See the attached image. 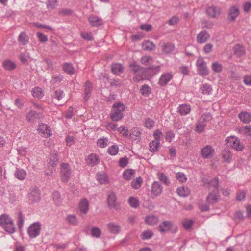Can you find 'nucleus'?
I'll list each match as a JSON object with an SVG mask.
<instances>
[{
  "instance_id": "obj_41",
  "label": "nucleus",
  "mask_w": 251,
  "mask_h": 251,
  "mask_svg": "<svg viewBox=\"0 0 251 251\" xmlns=\"http://www.w3.org/2000/svg\"><path fill=\"white\" fill-rule=\"evenodd\" d=\"M66 221L72 226H76L78 223V219L75 215H69L66 217Z\"/></svg>"
},
{
  "instance_id": "obj_44",
  "label": "nucleus",
  "mask_w": 251,
  "mask_h": 251,
  "mask_svg": "<svg viewBox=\"0 0 251 251\" xmlns=\"http://www.w3.org/2000/svg\"><path fill=\"white\" fill-rule=\"evenodd\" d=\"M135 174V171L133 169H128L123 173V177L126 180H130L132 176Z\"/></svg>"
},
{
  "instance_id": "obj_26",
  "label": "nucleus",
  "mask_w": 251,
  "mask_h": 251,
  "mask_svg": "<svg viewBox=\"0 0 251 251\" xmlns=\"http://www.w3.org/2000/svg\"><path fill=\"white\" fill-rule=\"evenodd\" d=\"M191 111V107L188 104L180 105L177 108V112L181 115H185L188 114Z\"/></svg>"
},
{
  "instance_id": "obj_56",
  "label": "nucleus",
  "mask_w": 251,
  "mask_h": 251,
  "mask_svg": "<svg viewBox=\"0 0 251 251\" xmlns=\"http://www.w3.org/2000/svg\"><path fill=\"white\" fill-rule=\"evenodd\" d=\"M101 234V230L100 228L97 227H93L91 229V235L92 236L99 238Z\"/></svg>"
},
{
  "instance_id": "obj_47",
  "label": "nucleus",
  "mask_w": 251,
  "mask_h": 251,
  "mask_svg": "<svg viewBox=\"0 0 251 251\" xmlns=\"http://www.w3.org/2000/svg\"><path fill=\"white\" fill-rule=\"evenodd\" d=\"M141 93L144 96H147L151 93L150 87L147 84H144L140 89Z\"/></svg>"
},
{
  "instance_id": "obj_18",
  "label": "nucleus",
  "mask_w": 251,
  "mask_h": 251,
  "mask_svg": "<svg viewBox=\"0 0 251 251\" xmlns=\"http://www.w3.org/2000/svg\"><path fill=\"white\" fill-rule=\"evenodd\" d=\"M84 87V99L85 101H87L91 94V91L92 90L93 86L92 83L89 81H87L83 85Z\"/></svg>"
},
{
  "instance_id": "obj_23",
  "label": "nucleus",
  "mask_w": 251,
  "mask_h": 251,
  "mask_svg": "<svg viewBox=\"0 0 251 251\" xmlns=\"http://www.w3.org/2000/svg\"><path fill=\"white\" fill-rule=\"evenodd\" d=\"M107 228L109 231L113 234H118L121 231L120 226L114 222H110L108 223L107 225Z\"/></svg>"
},
{
  "instance_id": "obj_16",
  "label": "nucleus",
  "mask_w": 251,
  "mask_h": 251,
  "mask_svg": "<svg viewBox=\"0 0 251 251\" xmlns=\"http://www.w3.org/2000/svg\"><path fill=\"white\" fill-rule=\"evenodd\" d=\"M210 192L206 198V201L209 204H214L216 203L219 198V190H213Z\"/></svg>"
},
{
  "instance_id": "obj_54",
  "label": "nucleus",
  "mask_w": 251,
  "mask_h": 251,
  "mask_svg": "<svg viewBox=\"0 0 251 251\" xmlns=\"http://www.w3.org/2000/svg\"><path fill=\"white\" fill-rule=\"evenodd\" d=\"M153 235V233L151 230H146L142 232L141 234L143 240L151 239Z\"/></svg>"
},
{
  "instance_id": "obj_42",
  "label": "nucleus",
  "mask_w": 251,
  "mask_h": 251,
  "mask_svg": "<svg viewBox=\"0 0 251 251\" xmlns=\"http://www.w3.org/2000/svg\"><path fill=\"white\" fill-rule=\"evenodd\" d=\"M145 221L147 224L152 225L158 222V219L154 215H149L146 217Z\"/></svg>"
},
{
  "instance_id": "obj_4",
  "label": "nucleus",
  "mask_w": 251,
  "mask_h": 251,
  "mask_svg": "<svg viewBox=\"0 0 251 251\" xmlns=\"http://www.w3.org/2000/svg\"><path fill=\"white\" fill-rule=\"evenodd\" d=\"M159 230L161 233L171 232L175 233L177 231V227L174 226L173 223L170 221H164L160 224L158 226Z\"/></svg>"
},
{
  "instance_id": "obj_5",
  "label": "nucleus",
  "mask_w": 251,
  "mask_h": 251,
  "mask_svg": "<svg viewBox=\"0 0 251 251\" xmlns=\"http://www.w3.org/2000/svg\"><path fill=\"white\" fill-rule=\"evenodd\" d=\"M196 66L199 75L204 76L209 74L206 62L202 57H198L196 61Z\"/></svg>"
},
{
  "instance_id": "obj_55",
  "label": "nucleus",
  "mask_w": 251,
  "mask_h": 251,
  "mask_svg": "<svg viewBox=\"0 0 251 251\" xmlns=\"http://www.w3.org/2000/svg\"><path fill=\"white\" fill-rule=\"evenodd\" d=\"M144 126L149 129L152 128L154 125V122L150 118H147L144 123Z\"/></svg>"
},
{
  "instance_id": "obj_12",
  "label": "nucleus",
  "mask_w": 251,
  "mask_h": 251,
  "mask_svg": "<svg viewBox=\"0 0 251 251\" xmlns=\"http://www.w3.org/2000/svg\"><path fill=\"white\" fill-rule=\"evenodd\" d=\"M204 185L207 187L209 191L219 190V180L217 177H214L210 181L206 180L204 182Z\"/></svg>"
},
{
  "instance_id": "obj_53",
  "label": "nucleus",
  "mask_w": 251,
  "mask_h": 251,
  "mask_svg": "<svg viewBox=\"0 0 251 251\" xmlns=\"http://www.w3.org/2000/svg\"><path fill=\"white\" fill-rule=\"evenodd\" d=\"M128 202L130 205L134 208H137L139 204L138 200L136 198L132 197L129 198Z\"/></svg>"
},
{
  "instance_id": "obj_61",
  "label": "nucleus",
  "mask_w": 251,
  "mask_h": 251,
  "mask_svg": "<svg viewBox=\"0 0 251 251\" xmlns=\"http://www.w3.org/2000/svg\"><path fill=\"white\" fill-rule=\"evenodd\" d=\"M81 36L84 39L88 41H92L93 40V34L91 32H82Z\"/></svg>"
},
{
  "instance_id": "obj_14",
  "label": "nucleus",
  "mask_w": 251,
  "mask_h": 251,
  "mask_svg": "<svg viewBox=\"0 0 251 251\" xmlns=\"http://www.w3.org/2000/svg\"><path fill=\"white\" fill-rule=\"evenodd\" d=\"M221 12L220 7L214 5L207 7L206 10L207 15L211 18H216L220 14Z\"/></svg>"
},
{
  "instance_id": "obj_59",
  "label": "nucleus",
  "mask_w": 251,
  "mask_h": 251,
  "mask_svg": "<svg viewBox=\"0 0 251 251\" xmlns=\"http://www.w3.org/2000/svg\"><path fill=\"white\" fill-rule=\"evenodd\" d=\"M64 92L60 89H57L54 92V97L58 100H61L64 97Z\"/></svg>"
},
{
  "instance_id": "obj_57",
  "label": "nucleus",
  "mask_w": 251,
  "mask_h": 251,
  "mask_svg": "<svg viewBox=\"0 0 251 251\" xmlns=\"http://www.w3.org/2000/svg\"><path fill=\"white\" fill-rule=\"evenodd\" d=\"M108 152L111 155H115L118 152V147L116 145H112L109 147Z\"/></svg>"
},
{
  "instance_id": "obj_8",
  "label": "nucleus",
  "mask_w": 251,
  "mask_h": 251,
  "mask_svg": "<svg viewBox=\"0 0 251 251\" xmlns=\"http://www.w3.org/2000/svg\"><path fill=\"white\" fill-rule=\"evenodd\" d=\"M37 131L43 137H49L51 135V130L46 124L40 123L38 126Z\"/></svg>"
},
{
  "instance_id": "obj_45",
  "label": "nucleus",
  "mask_w": 251,
  "mask_h": 251,
  "mask_svg": "<svg viewBox=\"0 0 251 251\" xmlns=\"http://www.w3.org/2000/svg\"><path fill=\"white\" fill-rule=\"evenodd\" d=\"M142 182V178L141 177H138L136 178V180H134L131 182V186L134 189H137L141 186Z\"/></svg>"
},
{
  "instance_id": "obj_37",
  "label": "nucleus",
  "mask_w": 251,
  "mask_h": 251,
  "mask_svg": "<svg viewBox=\"0 0 251 251\" xmlns=\"http://www.w3.org/2000/svg\"><path fill=\"white\" fill-rule=\"evenodd\" d=\"M63 70L65 73L71 75L74 74L75 73L74 68L72 64L69 63H65L63 64Z\"/></svg>"
},
{
  "instance_id": "obj_22",
  "label": "nucleus",
  "mask_w": 251,
  "mask_h": 251,
  "mask_svg": "<svg viewBox=\"0 0 251 251\" xmlns=\"http://www.w3.org/2000/svg\"><path fill=\"white\" fill-rule=\"evenodd\" d=\"M210 35L206 31L200 32L197 36V41L199 43H203L206 42L209 38Z\"/></svg>"
},
{
  "instance_id": "obj_11",
  "label": "nucleus",
  "mask_w": 251,
  "mask_h": 251,
  "mask_svg": "<svg viewBox=\"0 0 251 251\" xmlns=\"http://www.w3.org/2000/svg\"><path fill=\"white\" fill-rule=\"evenodd\" d=\"M240 13L239 8L238 6L233 5L231 6L228 12L227 19L229 21L233 22L239 16Z\"/></svg>"
},
{
  "instance_id": "obj_10",
  "label": "nucleus",
  "mask_w": 251,
  "mask_h": 251,
  "mask_svg": "<svg viewBox=\"0 0 251 251\" xmlns=\"http://www.w3.org/2000/svg\"><path fill=\"white\" fill-rule=\"evenodd\" d=\"M214 152V148L210 145H206L201 149V154L204 159H210L212 157Z\"/></svg>"
},
{
  "instance_id": "obj_6",
  "label": "nucleus",
  "mask_w": 251,
  "mask_h": 251,
  "mask_svg": "<svg viewBox=\"0 0 251 251\" xmlns=\"http://www.w3.org/2000/svg\"><path fill=\"white\" fill-rule=\"evenodd\" d=\"M41 230V224L39 222H34L28 227L27 233L30 238H35L39 235Z\"/></svg>"
},
{
  "instance_id": "obj_19",
  "label": "nucleus",
  "mask_w": 251,
  "mask_h": 251,
  "mask_svg": "<svg viewBox=\"0 0 251 251\" xmlns=\"http://www.w3.org/2000/svg\"><path fill=\"white\" fill-rule=\"evenodd\" d=\"M88 21L93 26L98 27L103 25L102 19L97 16H90Z\"/></svg>"
},
{
  "instance_id": "obj_24",
  "label": "nucleus",
  "mask_w": 251,
  "mask_h": 251,
  "mask_svg": "<svg viewBox=\"0 0 251 251\" xmlns=\"http://www.w3.org/2000/svg\"><path fill=\"white\" fill-rule=\"evenodd\" d=\"M79 209L81 213L86 214L89 210V202L86 198L83 199L79 202Z\"/></svg>"
},
{
  "instance_id": "obj_13",
  "label": "nucleus",
  "mask_w": 251,
  "mask_h": 251,
  "mask_svg": "<svg viewBox=\"0 0 251 251\" xmlns=\"http://www.w3.org/2000/svg\"><path fill=\"white\" fill-rule=\"evenodd\" d=\"M29 200L31 202H38L40 200L39 190L36 188H32L28 195Z\"/></svg>"
},
{
  "instance_id": "obj_32",
  "label": "nucleus",
  "mask_w": 251,
  "mask_h": 251,
  "mask_svg": "<svg viewBox=\"0 0 251 251\" xmlns=\"http://www.w3.org/2000/svg\"><path fill=\"white\" fill-rule=\"evenodd\" d=\"M153 61V59L149 55L143 56L140 59V62L142 65L149 67L151 65Z\"/></svg>"
},
{
  "instance_id": "obj_36",
  "label": "nucleus",
  "mask_w": 251,
  "mask_h": 251,
  "mask_svg": "<svg viewBox=\"0 0 251 251\" xmlns=\"http://www.w3.org/2000/svg\"><path fill=\"white\" fill-rule=\"evenodd\" d=\"M154 44L150 41H147L142 43L143 49L145 51H150L155 49Z\"/></svg>"
},
{
  "instance_id": "obj_25",
  "label": "nucleus",
  "mask_w": 251,
  "mask_h": 251,
  "mask_svg": "<svg viewBox=\"0 0 251 251\" xmlns=\"http://www.w3.org/2000/svg\"><path fill=\"white\" fill-rule=\"evenodd\" d=\"M174 45L170 43H164L161 45L162 52L166 54L171 53L174 51Z\"/></svg>"
},
{
  "instance_id": "obj_9",
  "label": "nucleus",
  "mask_w": 251,
  "mask_h": 251,
  "mask_svg": "<svg viewBox=\"0 0 251 251\" xmlns=\"http://www.w3.org/2000/svg\"><path fill=\"white\" fill-rule=\"evenodd\" d=\"M61 174L62 180L64 182H67L71 175V170L67 163H63L61 164Z\"/></svg>"
},
{
  "instance_id": "obj_17",
  "label": "nucleus",
  "mask_w": 251,
  "mask_h": 251,
  "mask_svg": "<svg viewBox=\"0 0 251 251\" xmlns=\"http://www.w3.org/2000/svg\"><path fill=\"white\" fill-rule=\"evenodd\" d=\"M172 78L173 75L171 73H164L161 75L159 79L158 84L161 86H165L168 83Z\"/></svg>"
},
{
  "instance_id": "obj_38",
  "label": "nucleus",
  "mask_w": 251,
  "mask_h": 251,
  "mask_svg": "<svg viewBox=\"0 0 251 251\" xmlns=\"http://www.w3.org/2000/svg\"><path fill=\"white\" fill-rule=\"evenodd\" d=\"M50 161L49 162V167H52L53 169H54V167L57 165L58 163V159L57 158V153L54 152L53 153L52 155H51V157L50 158Z\"/></svg>"
},
{
  "instance_id": "obj_46",
  "label": "nucleus",
  "mask_w": 251,
  "mask_h": 251,
  "mask_svg": "<svg viewBox=\"0 0 251 251\" xmlns=\"http://www.w3.org/2000/svg\"><path fill=\"white\" fill-rule=\"evenodd\" d=\"M44 94L40 88L35 87L33 90V96L35 98L38 99L43 97Z\"/></svg>"
},
{
  "instance_id": "obj_33",
  "label": "nucleus",
  "mask_w": 251,
  "mask_h": 251,
  "mask_svg": "<svg viewBox=\"0 0 251 251\" xmlns=\"http://www.w3.org/2000/svg\"><path fill=\"white\" fill-rule=\"evenodd\" d=\"M177 193L180 197H187L190 194V189L184 186L179 187L177 189Z\"/></svg>"
},
{
  "instance_id": "obj_52",
  "label": "nucleus",
  "mask_w": 251,
  "mask_h": 251,
  "mask_svg": "<svg viewBox=\"0 0 251 251\" xmlns=\"http://www.w3.org/2000/svg\"><path fill=\"white\" fill-rule=\"evenodd\" d=\"M176 177L177 180L183 183L186 181L187 177L186 175L182 172H178L176 175Z\"/></svg>"
},
{
  "instance_id": "obj_62",
  "label": "nucleus",
  "mask_w": 251,
  "mask_h": 251,
  "mask_svg": "<svg viewBox=\"0 0 251 251\" xmlns=\"http://www.w3.org/2000/svg\"><path fill=\"white\" fill-rule=\"evenodd\" d=\"M141 132L139 129L137 128H133L131 130V132L129 134V137L130 138H133L134 136L138 137L140 136Z\"/></svg>"
},
{
  "instance_id": "obj_39",
  "label": "nucleus",
  "mask_w": 251,
  "mask_h": 251,
  "mask_svg": "<svg viewBox=\"0 0 251 251\" xmlns=\"http://www.w3.org/2000/svg\"><path fill=\"white\" fill-rule=\"evenodd\" d=\"M160 145V143L158 140H152L149 144L150 151L152 152H156L158 150Z\"/></svg>"
},
{
  "instance_id": "obj_35",
  "label": "nucleus",
  "mask_w": 251,
  "mask_h": 251,
  "mask_svg": "<svg viewBox=\"0 0 251 251\" xmlns=\"http://www.w3.org/2000/svg\"><path fill=\"white\" fill-rule=\"evenodd\" d=\"M222 157L225 162L229 163L232 159V155L230 150H224L222 151Z\"/></svg>"
},
{
  "instance_id": "obj_50",
  "label": "nucleus",
  "mask_w": 251,
  "mask_h": 251,
  "mask_svg": "<svg viewBox=\"0 0 251 251\" xmlns=\"http://www.w3.org/2000/svg\"><path fill=\"white\" fill-rule=\"evenodd\" d=\"M159 179L163 182L166 185L170 184V181L168 177L163 173H158V174Z\"/></svg>"
},
{
  "instance_id": "obj_2",
  "label": "nucleus",
  "mask_w": 251,
  "mask_h": 251,
  "mask_svg": "<svg viewBox=\"0 0 251 251\" xmlns=\"http://www.w3.org/2000/svg\"><path fill=\"white\" fill-rule=\"evenodd\" d=\"M0 225L9 234L15 231V227L12 219L6 214H2L0 216Z\"/></svg>"
},
{
  "instance_id": "obj_29",
  "label": "nucleus",
  "mask_w": 251,
  "mask_h": 251,
  "mask_svg": "<svg viewBox=\"0 0 251 251\" xmlns=\"http://www.w3.org/2000/svg\"><path fill=\"white\" fill-rule=\"evenodd\" d=\"M28 122L34 123L36 122V119L39 118V114L34 111H30L26 116Z\"/></svg>"
},
{
  "instance_id": "obj_60",
  "label": "nucleus",
  "mask_w": 251,
  "mask_h": 251,
  "mask_svg": "<svg viewBox=\"0 0 251 251\" xmlns=\"http://www.w3.org/2000/svg\"><path fill=\"white\" fill-rule=\"evenodd\" d=\"M193 224V221L192 220L189 219H185L182 223L184 227L186 230L190 229Z\"/></svg>"
},
{
  "instance_id": "obj_49",
  "label": "nucleus",
  "mask_w": 251,
  "mask_h": 251,
  "mask_svg": "<svg viewBox=\"0 0 251 251\" xmlns=\"http://www.w3.org/2000/svg\"><path fill=\"white\" fill-rule=\"evenodd\" d=\"M205 126L204 122L200 120L197 124L195 130L198 132H202L203 131Z\"/></svg>"
},
{
  "instance_id": "obj_31",
  "label": "nucleus",
  "mask_w": 251,
  "mask_h": 251,
  "mask_svg": "<svg viewBox=\"0 0 251 251\" xmlns=\"http://www.w3.org/2000/svg\"><path fill=\"white\" fill-rule=\"evenodd\" d=\"M124 67L121 64L115 63L111 65V71L116 75H119L123 72Z\"/></svg>"
},
{
  "instance_id": "obj_40",
  "label": "nucleus",
  "mask_w": 251,
  "mask_h": 251,
  "mask_svg": "<svg viewBox=\"0 0 251 251\" xmlns=\"http://www.w3.org/2000/svg\"><path fill=\"white\" fill-rule=\"evenodd\" d=\"M29 38L25 32H21L18 37V41L23 45H26L28 42Z\"/></svg>"
},
{
  "instance_id": "obj_34",
  "label": "nucleus",
  "mask_w": 251,
  "mask_h": 251,
  "mask_svg": "<svg viewBox=\"0 0 251 251\" xmlns=\"http://www.w3.org/2000/svg\"><path fill=\"white\" fill-rule=\"evenodd\" d=\"M2 66L6 70L12 71L15 69L16 65L11 60H6L3 62Z\"/></svg>"
},
{
  "instance_id": "obj_58",
  "label": "nucleus",
  "mask_w": 251,
  "mask_h": 251,
  "mask_svg": "<svg viewBox=\"0 0 251 251\" xmlns=\"http://www.w3.org/2000/svg\"><path fill=\"white\" fill-rule=\"evenodd\" d=\"M240 133L241 134H247L251 136V126H248L242 127L239 129Z\"/></svg>"
},
{
  "instance_id": "obj_63",
  "label": "nucleus",
  "mask_w": 251,
  "mask_h": 251,
  "mask_svg": "<svg viewBox=\"0 0 251 251\" xmlns=\"http://www.w3.org/2000/svg\"><path fill=\"white\" fill-rule=\"evenodd\" d=\"M179 21V18L177 16H174L168 21V24L171 26L175 25Z\"/></svg>"
},
{
  "instance_id": "obj_20",
  "label": "nucleus",
  "mask_w": 251,
  "mask_h": 251,
  "mask_svg": "<svg viewBox=\"0 0 251 251\" xmlns=\"http://www.w3.org/2000/svg\"><path fill=\"white\" fill-rule=\"evenodd\" d=\"M163 187L159 182L157 181L154 182L151 186V193L154 196L160 195L162 192Z\"/></svg>"
},
{
  "instance_id": "obj_30",
  "label": "nucleus",
  "mask_w": 251,
  "mask_h": 251,
  "mask_svg": "<svg viewBox=\"0 0 251 251\" xmlns=\"http://www.w3.org/2000/svg\"><path fill=\"white\" fill-rule=\"evenodd\" d=\"M241 121L244 123H249L251 121V114L247 112H242L238 116Z\"/></svg>"
},
{
  "instance_id": "obj_51",
  "label": "nucleus",
  "mask_w": 251,
  "mask_h": 251,
  "mask_svg": "<svg viewBox=\"0 0 251 251\" xmlns=\"http://www.w3.org/2000/svg\"><path fill=\"white\" fill-rule=\"evenodd\" d=\"M211 68L214 72L217 73L221 72L223 69L222 65L217 62L212 63Z\"/></svg>"
},
{
  "instance_id": "obj_21",
  "label": "nucleus",
  "mask_w": 251,
  "mask_h": 251,
  "mask_svg": "<svg viewBox=\"0 0 251 251\" xmlns=\"http://www.w3.org/2000/svg\"><path fill=\"white\" fill-rule=\"evenodd\" d=\"M86 162L89 166H95L99 163V156L96 154H91L87 157Z\"/></svg>"
},
{
  "instance_id": "obj_7",
  "label": "nucleus",
  "mask_w": 251,
  "mask_h": 251,
  "mask_svg": "<svg viewBox=\"0 0 251 251\" xmlns=\"http://www.w3.org/2000/svg\"><path fill=\"white\" fill-rule=\"evenodd\" d=\"M225 142L227 146L231 147L237 151H241L244 148V145L238 138L230 137L227 138Z\"/></svg>"
},
{
  "instance_id": "obj_3",
  "label": "nucleus",
  "mask_w": 251,
  "mask_h": 251,
  "mask_svg": "<svg viewBox=\"0 0 251 251\" xmlns=\"http://www.w3.org/2000/svg\"><path fill=\"white\" fill-rule=\"evenodd\" d=\"M125 109V107L122 103L115 102L113 105L112 110L110 113V118L113 121H118L123 117V112Z\"/></svg>"
},
{
  "instance_id": "obj_43",
  "label": "nucleus",
  "mask_w": 251,
  "mask_h": 251,
  "mask_svg": "<svg viewBox=\"0 0 251 251\" xmlns=\"http://www.w3.org/2000/svg\"><path fill=\"white\" fill-rule=\"evenodd\" d=\"M202 92L204 95H210L212 91V88L211 85L205 83L203 84L201 87Z\"/></svg>"
},
{
  "instance_id": "obj_48",
  "label": "nucleus",
  "mask_w": 251,
  "mask_h": 251,
  "mask_svg": "<svg viewBox=\"0 0 251 251\" xmlns=\"http://www.w3.org/2000/svg\"><path fill=\"white\" fill-rule=\"evenodd\" d=\"M108 140L106 138H102L98 140L97 145L100 148H105L108 145Z\"/></svg>"
},
{
  "instance_id": "obj_27",
  "label": "nucleus",
  "mask_w": 251,
  "mask_h": 251,
  "mask_svg": "<svg viewBox=\"0 0 251 251\" xmlns=\"http://www.w3.org/2000/svg\"><path fill=\"white\" fill-rule=\"evenodd\" d=\"M15 177L20 180H23L25 178L26 172L23 169L17 168L14 173Z\"/></svg>"
},
{
  "instance_id": "obj_15",
  "label": "nucleus",
  "mask_w": 251,
  "mask_h": 251,
  "mask_svg": "<svg viewBox=\"0 0 251 251\" xmlns=\"http://www.w3.org/2000/svg\"><path fill=\"white\" fill-rule=\"evenodd\" d=\"M108 206L110 208L118 209L119 208V204L116 201V197L113 192H111L108 195L107 198Z\"/></svg>"
},
{
  "instance_id": "obj_28",
  "label": "nucleus",
  "mask_w": 251,
  "mask_h": 251,
  "mask_svg": "<svg viewBox=\"0 0 251 251\" xmlns=\"http://www.w3.org/2000/svg\"><path fill=\"white\" fill-rule=\"evenodd\" d=\"M234 52L238 57H241L245 54L246 51L243 46L237 44L234 48Z\"/></svg>"
},
{
  "instance_id": "obj_64",
  "label": "nucleus",
  "mask_w": 251,
  "mask_h": 251,
  "mask_svg": "<svg viewBox=\"0 0 251 251\" xmlns=\"http://www.w3.org/2000/svg\"><path fill=\"white\" fill-rule=\"evenodd\" d=\"M57 0H48L47 7L48 8L54 9L57 5Z\"/></svg>"
},
{
  "instance_id": "obj_1",
  "label": "nucleus",
  "mask_w": 251,
  "mask_h": 251,
  "mask_svg": "<svg viewBox=\"0 0 251 251\" xmlns=\"http://www.w3.org/2000/svg\"><path fill=\"white\" fill-rule=\"evenodd\" d=\"M130 71L133 73V80L138 83L141 80H149L155 75L158 74L161 70L160 66H150L144 68L138 64L136 62L133 61L129 65Z\"/></svg>"
}]
</instances>
